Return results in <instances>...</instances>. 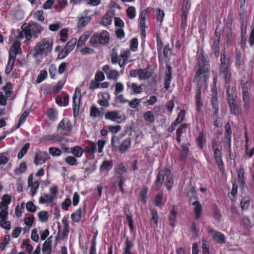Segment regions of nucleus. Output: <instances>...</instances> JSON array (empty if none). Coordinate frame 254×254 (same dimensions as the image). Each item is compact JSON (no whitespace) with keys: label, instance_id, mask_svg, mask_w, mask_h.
<instances>
[{"label":"nucleus","instance_id":"nucleus-43","mask_svg":"<svg viewBox=\"0 0 254 254\" xmlns=\"http://www.w3.org/2000/svg\"><path fill=\"white\" fill-rule=\"evenodd\" d=\"M229 106L232 114L236 115L240 113L241 109L240 106L237 104V103L233 104Z\"/></svg>","mask_w":254,"mask_h":254},{"label":"nucleus","instance_id":"nucleus-39","mask_svg":"<svg viewBox=\"0 0 254 254\" xmlns=\"http://www.w3.org/2000/svg\"><path fill=\"white\" fill-rule=\"evenodd\" d=\"M15 59H14L13 57H9V60L6 66L5 72L6 74H9L12 70Z\"/></svg>","mask_w":254,"mask_h":254},{"label":"nucleus","instance_id":"nucleus-61","mask_svg":"<svg viewBox=\"0 0 254 254\" xmlns=\"http://www.w3.org/2000/svg\"><path fill=\"white\" fill-rule=\"evenodd\" d=\"M209 242L207 240H203L202 245L203 254H209Z\"/></svg>","mask_w":254,"mask_h":254},{"label":"nucleus","instance_id":"nucleus-42","mask_svg":"<svg viewBox=\"0 0 254 254\" xmlns=\"http://www.w3.org/2000/svg\"><path fill=\"white\" fill-rule=\"evenodd\" d=\"M112 21V16L109 15V13H107L103 17L101 24L105 26H107L111 24Z\"/></svg>","mask_w":254,"mask_h":254},{"label":"nucleus","instance_id":"nucleus-12","mask_svg":"<svg viewBox=\"0 0 254 254\" xmlns=\"http://www.w3.org/2000/svg\"><path fill=\"white\" fill-rule=\"evenodd\" d=\"M58 129L61 133H66L71 129V126L67 118L63 119L59 124Z\"/></svg>","mask_w":254,"mask_h":254},{"label":"nucleus","instance_id":"nucleus-30","mask_svg":"<svg viewBox=\"0 0 254 254\" xmlns=\"http://www.w3.org/2000/svg\"><path fill=\"white\" fill-rule=\"evenodd\" d=\"M147 15V11L146 10L142 11L139 14V26L141 28L142 32L145 29V19L146 16Z\"/></svg>","mask_w":254,"mask_h":254},{"label":"nucleus","instance_id":"nucleus-45","mask_svg":"<svg viewBox=\"0 0 254 254\" xmlns=\"http://www.w3.org/2000/svg\"><path fill=\"white\" fill-rule=\"evenodd\" d=\"M127 16L130 19H133L136 16V10L134 7L129 6L126 10Z\"/></svg>","mask_w":254,"mask_h":254},{"label":"nucleus","instance_id":"nucleus-11","mask_svg":"<svg viewBox=\"0 0 254 254\" xmlns=\"http://www.w3.org/2000/svg\"><path fill=\"white\" fill-rule=\"evenodd\" d=\"M81 99L80 91L78 87L75 89L74 93L72 96V104L74 115L75 112H78Z\"/></svg>","mask_w":254,"mask_h":254},{"label":"nucleus","instance_id":"nucleus-9","mask_svg":"<svg viewBox=\"0 0 254 254\" xmlns=\"http://www.w3.org/2000/svg\"><path fill=\"white\" fill-rule=\"evenodd\" d=\"M77 43V40L75 38L71 39L68 42L62 51L58 55V58L62 59L65 58L71 51H72Z\"/></svg>","mask_w":254,"mask_h":254},{"label":"nucleus","instance_id":"nucleus-18","mask_svg":"<svg viewBox=\"0 0 254 254\" xmlns=\"http://www.w3.org/2000/svg\"><path fill=\"white\" fill-rule=\"evenodd\" d=\"M92 18L91 16H87L86 14H82L78 17L77 26L78 27H85Z\"/></svg>","mask_w":254,"mask_h":254},{"label":"nucleus","instance_id":"nucleus-14","mask_svg":"<svg viewBox=\"0 0 254 254\" xmlns=\"http://www.w3.org/2000/svg\"><path fill=\"white\" fill-rule=\"evenodd\" d=\"M99 100L98 103L102 107L107 108L109 106V100L110 99V95L109 93L104 92L98 95Z\"/></svg>","mask_w":254,"mask_h":254},{"label":"nucleus","instance_id":"nucleus-44","mask_svg":"<svg viewBox=\"0 0 254 254\" xmlns=\"http://www.w3.org/2000/svg\"><path fill=\"white\" fill-rule=\"evenodd\" d=\"M53 197L49 194H44L41 196L39 198V202L42 204H44L47 202H51L53 201Z\"/></svg>","mask_w":254,"mask_h":254},{"label":"nucleus","instance_id":"nucleus-37","mask_svg":"<svg viewBox=\"0 0 254 254\" xmlns=\"http://www.w3.org/2000/svg\"><path fill=\"white\" fill-rule=\"evenodd\" d=\"M143 118L145 121L147 122L153 123L155 122L154 113L152 111H149L145 112L143 115Z\"/></svg>","mask_w":254,"mask_h":254},{"label":"nucleus","instance_id":"nucleus-63","mask_svg":"<svg viewBox=\"0 0 254 254\" xmlns=\"http://www.w3.org/2000/svg\"><path fill=\"white\" fill-rule=\"evenodd\" d=\"M61 27L60 22H58L55 23L51 24L49 25V29L51 31H57Z\"/></svg>","mask_w":254,"mask_h":254},{"label":"nucleus","instance_id":"nucleus-21","mask_svg":"<svg viewBox=\"0 0 254 254\" xmlns=\"http://www.w3.org/2000/svg\"><path fill=\"white\" fill-rule=\"evenodd\" d=\"M85 212V209L84 207H80L78 210L71 214V218L74 222H78L80 221Z\"/></svg>","mask_w":254,"mask_h":254},{"label":"nucleus","instance_id":"nucleus-49","mask_svg":"<svg viewBox=\"0 0 254 254\" xmlns=\"http://www.w3.org/2000/svg\"><path fill=\"white\" fill-rule=\"evenodd\" d=\"M151 221H153V223L155 226H157L158 223V216L157 211L155 209H152L151 210Z\"/></svg>","mask_w":254,"mask_h":254},{"label":"nucleus","instance_id":"nucleus-28","mask_svg":"<svg viewBox=\"0 0 254 254\" xmlns=\"http://www.w3.org/2000/svg\"><path fill=\"white\" fill-rule=\"evenodd\" d=\"M91 35V32L89 31L85 32L79 38L77 42V46L81 47L84 45L89 36Z\"/></svg>","mask_w":254,"mask_h":254},{"label":"nucleus","instance_id":"nucleus-8","mask_svg":"<svg viewBox=\"0 0 254 254\" xmlns=\"http://www.w3.org/2000/svg\"><path fill=\"white\" fill-rule=\"evenodd\" d=\"M105 143L106 142L102 140H98L97 145L95 142L90 141L88 145L85 147V151L90 154H94L96 152L97 145L98 152L100 153H102Z\"/></svg>","mask_w":254,"mask_h":254},{"label":"nucleus","instance_id":"nucleus-1","mask_svg":"<svg viewBox=\"0 0 254 254\" xmlns=\"http://www.w3.org/2000/svg\"><path fill=\"white\" fill-rule=\"evenodd\" d=\"M209 75L210 65L209 62L203 57H200L198 59V69L196 72L193 81L198 84L195 97L198 111H199L202 106V103L201 101V88L199 86V83L203 82L205 84Z\"/></svg>","mask_w":254,"mask_h":254},{"label":"nucleus","instance_id":"nucleus-48","mask_svg":"<svg viewBox=\"0 0 254 254\" xmlns=\"http://www.w3.org/2000/svg\"><path fill=\"white\" fill-rule=\"evenodd\" d=\"M47 115L50 120L55 121L57 119V113L53 109H49Z\"/></svg>","mask_w":254,"mask_h":254},{"label":"nucleus","instance_id":"nucleus-54","mask_svg":"<svg viewBox=\"0 0 254 254\" xmlns=\"http://www.w3.org/2000/svg\"><path fill=\"white\" fill-rule=\"evenodd\" d=\"M124 177L123 176H120L117 177L114 183V185L115 186H119L120 187V190L122 192H124V190L123 189V184L124 183Z\"/></svg>","mask_w":254,"mask_h":254},{"label":"nucleus","instance_id":"nucleus-4","mask_svg":"<svg viewBox=\"0 0 254 254\" xmlns=\"http://www.w3.org/2000/svg\"><path fill=\"white\" fill-rule=\"evenodd\" d=\"M130 56L129 50L122 52L119 56L116 50H113L111 54V61L113 64H118L120 66L124 69L125 65L128 63V59Z\"/></svg>","mask_w":254,"mask_h":254},{"label":"nucleus","instance_id":"nucleus-29","mask_svg":"<svg viewBox=\"0 0 254 254\" xmlns=\"http://www.w3.org/2000/svg\"><path fill=\"white\" fill-rule=\"evenodd\" d=\"M187 127V124H183L181 125L180 127L177 129V140L178 142V143L181 142V136L184 132L186 131Z\"/></svg>","mask_w":254,"mask_h":254},{"label":"nucleus","instance_id":"nucleus-33","mask_svg":"<svg viewBox=\"0 0 254 254\" xmlns=\"http://www.w3.org/2000/svg\"><path fill=\"white\" fill-rule=\"evenodd\" d=\"M217 31L215 32L216 36L214 42V50L215 55L216 58L219 56V40L220 36L217 34Z\"/></svg>","mask_w":254,"mask_h":254},{"label":"nucleus","instance_id":"nucleus-24","mask_svg":"<svg viewBox=\"0 0 254 254\" xmlns=\"http://www.w3.org/2000/svg\"><path fill=\"white\" fill-rule=\"evenodd\" d=\"M227 102L229 106L236 103V97L233 88L228 87L227 91Z\"/></svg>","mask_w":254,"mask_h":254},{"label":"nucleus","instance_id":"nucleus-56","mask_svg":"<svg viewBox=\"0 0 254 254\" xmlns=\"http://www.w3.org/2000/svg\"><path fill=\"white\" fill-rule=\"evenodd\" d=\"M38 216L39 220L43 222L47 221L48 219L49 215L47 211H41L38 213Z\"/></svg>","mask_w":254,"mask_h":254},{"label":"nucleus","instance_id":"nucleus-62","mask_svg":"<svg viewBox=\"0 0 254 254\" xmlns=\"http://www.w3.org/2000/svg\"><path fill=\"white\" fill-rule=\"evenodd\" d=\"M61 153V150L58 148L50 147L49 148V153L53 156H59Z\"/></svg>","mask_w":254,"mask_h":254},{"label":"nucleus","instance_id":"nucleus-19","mask_svg":"<svg viewBox=\"0 0 254 254\" xmlns=\"http://www.w3.org/2000/svg\"><path fill=\"white\" fill-rule=\"evenodd\" d=\"M242 95L244 107L248 109L250 107V99L248 87L246 84H244L242 86Z\"/></svg>","mask_w":254,"mask_h":254},{"label":"nucleus","instance_id":"nucleus-46","mask_svg":"<svg viewBox=\"0 0 254 254\" xmlns=\"http://www.w3.org/2000/svg\"><path fill=\"white\" fill-rule=\"evenodd\" d=\"M30 147V144L29 143H27L24 144L20 151L18 152L17 154V157L19 159L22 158L23 156L26 153L27 150L29 149Z\"/></svg>","mask_w":254,"mask_h":254},{"label":"nucleus","instance_id":"nucleus-25","mask_svg":"<svg viewBox=\"0 0 254 254\" xmlns=\"http://www.w3.org/2000/svg\"><path fill=\"white\" fill-rule=\"evenodd\" d=\"M231 134L232 131L229 125H228L226 127V131H225V143L226 145L228 146L229 148V151L231 150Z\"/></svg>","mask_w":254,"mask_h":254},{"label":"nucleus","instance_id":"nucleus-26","mask_svg":"<svg viewBox=\"0 0 254 254\" xmlns=\"http://www.w3.org/2000/svg\"><path fill=\"white\" fill-rule=\"evenodd\" d=\"M0 219L1 220H6L8 216L7 208L8 206L3 203H0Z\"/></svg>","mask_w":254,"mask_h":254},{"label":"nucleus","instance_id":"nucleus-36","mask_svg":"<svg viewBox=\"0 0 254 254\" xmlns=\"http://www.w3.org/2000/svg\"><path fill=\"white\" fill-rule=\"evenodd\" d=\"M42 251L43 254H50L51 251V242L50 241L49 239L44 243Z\"/></svg>","mask_w":254,"mask_h":254},{"label":"nucleus","instance_id":"nucleus-47","mask_svg":"<svg viewBox=\"0 0 254 254\" xmlns=\"http://www.w3.org/2000/svg\"><path fill=\"white\" fill-rule=\"evenodd\" d=\"M142 99L134 98L131 101H128V105L132 109L136 108L141 102Z\"/></svg>","mask_w":254,"mask_h":254},{"label":"nucleus","instance_id":"nucleus-16","mask_svg":"<svg viewBox=\"0 0 254 254\" xmlns=\"http://www.w3.org/2000/svg\"><path fill=\"white\" fill-rule=\"evenodd\" d=\"M212 99H211V104L215 110V114L217 116L218 114V111L219 110V105L218 102V98L217 96V89L215 85H214L212 87Z\"/></svg>","mask_w":254,"mask_h":254},{"label":"nucleus","instance_id":"nucleus-31","mask_svg":"<svg viewBox=\"0 0 254 254\" xmlns=\"http://www.w3.org/2000/svg\"><path fill=\"white\" fill-rule=\"evenodd\" d=\"M192 205L193 206V209L195 213V216L197 219L200 218L201 211H202V207L198 201H195L192 203Z\"/></svg>","mask_w":254,"mask_h":254},{"label":"nucleus","instance_id":"nucleus-50","mask_svg":"<svg viewBox=\"0 0 254 254\" xmlns=\"http://www.w3.org/2000/svg\"><path fill=\"white\" fill-rule=\"evenodd\" d=\"M177 212L176 209L174 207L173 208L169 216V224L172 227L174 226V222L176 217Z\"/></svg>","mask_w":254,"mask_h":254},{"label":"nucleus","instance_id":"nucleus-7","mask_svg":"<svg viewBox=\"0 0 254 254\" xmlns=\"http://www.w3.org/2000/svg\"><path fill=\"white\" fill-rule=\"evenodd\" d=\"M105 118L118 124L126 120L125 116L117 110L107 112L105 115Z\"/></svg>","mask_w":254,"mask_h":254},{"label":"nucleus","instance_id":"nucleus-55","mask_svg":"<svg viewBox=\"0 0 254 254\" xmlns=\"http://www.w3.org/2000/svg\"><path fill=\"white\" fill-rule=\"evenodd\" d=\"M125 244H126V247L124 249L123 254L131 253L130 252V250L133 246V244L132 243V242L131 241H130L129 240L128 238H127V239H126Z\"/></svg>","mask_w":254,"mask_h":254},{"label":"nucleus","instance_id":"nucleus-17","mask_svg":"<svg viewBox=\"0 0 254 254\" xmlns=\"http://www.w3.org/2000/svg\"><path fill=\"white\" fill-rule=\"evenodd\" d=\"M10 50L9 57H13L14 59H15L17 54L22 53V50L20 48V42L18 41H15L10 47Z\"/></svg>","mask_w":254,"mask_h":254},{"label":"nucleus","instance_id":"nucleus-58","mask_svg":"<svg viewBox=\"0 0 254 254\" xmlns=\"http://www.w3.org/2000/svg\"><path fill=\"white\" fill-rule=\"evenodd\" d=\"M124 90V86L121 82H117L115 84V90L114 94L117 95L119 93L122 92Z\"/></svg>","mask_w":254,"mask_h":254},{"label":"nucleus","instance_id":"nucleus-27","mask_svg":"<svg viewBox=\"0 0 254 254\" xmlns=\"http://www.w3.org/2000/svg\"><path fill=\"white\" fill-rule=\"evenodd\" d=\"M138 78L140 80H145L151 76V73L147 68L138 69Z\"/></svg>","mask_w":254,"mask_h":254},{"label":"nucleus","instance_id":"nucleus-6","mask_svg":"<svg viewBox=\"0 0 254 254\" xmlns=\"http://www.w3.org/2000/svg\"><path fill=\"white\" fill-rule=\"evenodd\" d=\"M220 76L224 78L226 82H229L231 78V73L229 68V60L224 54L221 56Z\"/></svg>","mask_w":254,"mask_h":254},{"label":"nucleus","instance_id":"nucleus-57","mask_svg":"<svg viewBox=\"0 0 254 254\" xmlns=\"http://www.w3.org/2000/svg\"><path fill=\"white\" fill-rule=\"evenodd\" d=\"M3 90L4 91L5 95L6 96L10 97L12 93L11 91V88H12V85L9 82L7 83L3 87Z\"/></svg>","mask_w":254,"mask_h":254},{"label":"nucleus","instance_id":"nucleus-13","mask_svg":"<svg viewBox=\"0 0 254 254\" xmlns=\"http://www.w3.org/2000/svg\"><path fill=\"white\" fill-rule=\"evenodd\" d=\"M49 158L50 156L47 152L39 151L35 155L34 162L36 165L42 164L45 163Z\"/></svg>","mask_w":254,"mask_h":254},{"label":"nucleus","instance_id":"nucleus-59","mask_svg":"<svg viewBox=\"0 0 254 254\" xmlns=\"http://www.w3.org/2000/svg\"><path fill=\"white\" fill-rule=\"evenodd\" d=\"M26 170V164L24 162L21 163L18 167L15 170L16 174L24 173Z\"/></svg>","mask_w":254,"mask_h":254},{"label":"nucleus","instance_id":"nucleus-23","mask_svg":"<svg viewBox=\"0 0 254 254\" xmlns=\"http://www.w3.org/2000/svg\"><path fill=\"white\" fill-rule=\"evenodd\" d=\"M62 222L64 225V228L61 233L59 232L58 237L59 239L63 240L66 238L69 233L68 224L67 221L65 219L62 220Z\"/></svg>","mask_w":254,"mask_h":254},{"label":"nucleus","instance_id":"nucleus-22","mask_svg":"<svg viewBox=\"0 0 254 254\" xmlns=\"http://www.w3.org/2000/svg\"><path fill=\"white\" fill-rule=\"evenodd\" d=\"M28 185L31 188V191L32 196L34 195L39 188V183L37 181L33 180L32 176H29L28 179Z\"/></svg>","mask_w":254,"mask_h":254},{"label":"nucleus","instance_id":"nucleus-40","mask_svg":"<svg viewBox=\"0 0 254 254\" xmlns=\"http://www.w3.org/2000/svg\"><path fill=\"white\" fill-rule=\"evenodd\" d=\"M90 116L92 117L98 118L101 116L100 111L96 107L95 105H93L90 108Z\"/></svg>","mask_w":254,"mask_h":254},{"label":"nucleus","instance_id":"nucleus-3","mask_svg":"<svg viewBox=\"0 0 254 254\" xmlns=\"http://www.w3.org/2000/svg\"><path fill=\"white\" fill-rule=\"evenodd\" d=\"M43 27L36 22H31L28 24H23L21 26V30L16 31L15 37L17 39H23L25 38L24 43L26 45H30L31 39L37 38L43 31Z\"/></svg>","mask_w":254,"mask_h":254},{"label":"nucleus","instance_id":"nucleus-5","mask_svg":"<svg viewBox=\"0 0 254 254\" xmlns=\"http://www.w3.org/2000/svg\"><path fill=\"white\" fill-rule=\"evenodd\" d=\"M120 143V139L116 136H114L111 139V145L114 147H117L119 146V151L121 153H125L127 152L130 147L131 140L129 138H127L123 140L120 145L119 146Z\"/></svg>","mask_w":254,"mask_h":254},{"label":"nucleus","instance_id":"nucleus-10","mask_svg":"<svg viewBox=\"0 0 254 254\" xmlns=\"http://www.w3.org/2000/svg\"><path fill=\"white\" fill-rule=\"evenodd\" d=\"M102 69L109 79L116 80L120 76V73L117 70L112 68L108 65H104Z\"/></svg>","mask_w":254,"mask_h":254},{"label":"nucleus","instance_id":"nucleus-41","mask_svg":"<svg viewBox=\"0 0 254 254\" xmlns=\"http://www.w3.org/2000/svg\"><path fill=\"white\" fill-rule=\"evenodd\" d=\"M214 156L215 161L219 169H221V167L223 165V162L221 158V153L220 150L214 151Z\"/></svg>","mask_w":254,"mask_h":254},{"label":"nucleus","instance_id":"nucleus-53","mask_svg":"<svg viewBox=\"0 0 254 254\" xmlns=\"http://www.w3.org/2000/svg\"><path fill=\"white\" fill-rule=\"evenodd\" d=\"M250 199L248 198H244L241 201V207L242 210H247L250 206Z\"/></svg>","mask_w":254,"mask_h":254},{"label":"nucleus","instance_id":"nucleus-2","mask_svg":"<svg viewBox=\"0 0 254 254\" xmlns=\"http://www.w3.org/2000/svg\"><path fill=\"white\" fill-rule=\"evenodd\" d=\"M53 45V41L51 38H42L36 44L28 56L32 57L36 63L39 64L44 57L51 52Z\"/></svg>","mask_w":254,"mask_h":254},{"label":"nucleus","instance_id":"nucleus-38","mask_svg":"<svg viewBox=\"0 0 254 254\" xmlns=\"http://www.w3.org/2000/svg\"><path fill=\"white\" fill-rule=\"evenodd\" d=\"M98 36L100 41V44H106L109 41V35L107 31H102Z\"/></svg>","mask_w":254,"mask_h":254},{"label":"nucleus","instance_id":"nucleus-15","mask_svg":"<svg viewBox=\"0 0 254 254\" xmlns=\"http://www.w3.org/2000/svg\"><path fill=\"white\" fill-rule=\"evenodd\" d=\"M209 235L217 243L223 244L225 242V236L221 233L211 229L209 231Z\"/></svg>","mask_w":254,"mask_h":254},{"label":"nucleus","instance_id":"nucleus-20","mask_svg":"<svg viewBox=\"0 0 254 254\" xmlns=\"http://www.w3.org/2000/svg\"><path fill=\"white\" fill-rule=\"evenodd\" d=\"M172 80V72H171V67L169 65L166 66V70L165 71L164 82L165 87L166 89L168 90L170 85V83Z\"/></svg>","mask_w":254,"mask_h":254},{"label":"nucleus","instance_id":"nucleus-34","mask_svg":"<svg viewBox=\"0 0 254 254\" xmlns=\"http://www.w3.org/2000/svg\"><path fill=\"white\" fill-rule=\"evenodd\" d=\"M236 65L238 68H240L243 65L244 62L242 59L241 53L238 49L236 50Z\"/></svg>","mask_w":254,"mask_h":254},{"label":"nucleus","instance_id":"nucleus-64","mask_svg":"<svg viewBox=\"0 0 254 254\" xmlns=\"http://www.w3.org/2000/svg\"><path fill=\"white\" fill-rule=\"evenodd\" d=\"M26 208L28 211L34 212L36 210V207L32 201H28L26 204Z\"/></svg>","mask_w":254,"mask_h":254},{"label":"nucleus","instance_id":"nucleus-51","mask_svg":"<svg viewBox=\"0 0 254 254\" xmlns=\"http://www.w3.org/2000/svg\"><path fill=\"white\" fill-rule=\"evenodd\" d=\"M185 116V111L184 110H181L178 115L175 121L174 122V125H179L180 123H181L184 119Z\"/></svg>","mask_w":254,"mask_h":254},{"label":"nucleus","instance_id":"nucleus-35","mask_svg":"<svg viewBox=\"0 0 254 254\" xmlns=\"http://www.w3.org/2000/svg\"><path fill=\"white\" fill-rule=\"evenodd\" d=\"M70 151L76 157H80L83 153V149L79 146H75L71 148Z\"/></svg>","mask_w":254,"mask_h":254},{"label":"nucleus","instance_id":"nucleus-60","mask_svg":"<svg viewBox=\"0 0 254 254\" xmlns=\"http://www.w3.org/2000/svg\"><path fill=\"white\" fill-rule=\"evenodd\" d=\"M43 11L39 10L36 11L34 14V17L37 20L43 21L44 20V17L43 16Z\"/></svg>","mask_w":254,"mask_h":254},{"label":"nucleus","instance_id":"nucleus-32","mask_svg":"<svg viewBox=\"0 0 254 254\" xmlns=\"http://www.w3.org/2000/svg\"><path fill=\"white\" fill-rule=\"evenodd\" d=\"M113 166V163L112 160H105L102 162L100 166V170L102 171H108L111 169Z\"/></svg>","mask_w":254,"mask_h":254},{"label":"nucleus","instance_id":"nucleus-52","mask_svg":"<svg viewBox=\"0 0 254 254\" xmlns=\"http://www.w3.org/2000/svg\"><path fill=\"white\" fill-rule=\"evenodd\" d=\"M47 76V72L46 70H42L40 71L36 79V83H40L44 81Z\"/></svg>","mask_w":254,"mask_h":254}]
</instances>
